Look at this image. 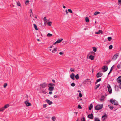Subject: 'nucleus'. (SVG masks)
<instances>
[{
	"mask_svg": "<svg viewBox=\"0 0 121 121\" xmlns=\"http://www.w3.org/2000/svg\"><path fill=\"white\" fill-rule=\"evenodd\" d=\"M79 96L80 97H82V94L81 93H80L79 94Z\"/></svg>",
	"mask_w": 121,
	"mask_h": 121,
	"instance_id": "49530a36",
	"label": "nucleus"
},
{
	"mask_svg": "<svg viewBox=\"0 0 121 121\" xmlns=\"http://www.w3.org/2000/svg\"><path fill=\"white\" fill-rule=\"evenodd\" d=\"M85 20L87 22H88L89 21V18L87 17H86V18L85 19Z\"/></svg>",
	"mask_w": 121,
	"mask_h": 121,
	"instance_id": "a878e982",
	"label": "nucleus"
},
{
	"mask_svg": "<svg viewBox=\"0 0 121 121\" xmlns=\"http://www.w3.org/2000/svg\"><path fill=\"white\" fill-rule=\"evenodd\" d=\"M107 88L108 91L109 92L110 94L112 92V90L111 88L110 85L109 84H108L107 86Z\"/></svg>",
	"mask_w": 121,
	"mask_h": 121,
	"instance_id": "423d86ee",
	"label": "nucleus"
},
{
	"mask_svg": "<svg viewBox=\"0 0 121 121\" xmlns=\"http://www.w3.org/2000/svg\"><path fill=\"white\" fill-rule=\"evenodd\" d=\"M93 107V105L92 104H91L89 107V109L90 110H91Z\"/></svg>",
	"mask_w": 121,
	"mask_h": 121,
	"instance_id": "4be33fe9",
	"label": "nucleus"
},
{
	"mask_svg": "<svg viewBox=\"0 0 121 121\" xmlns=\"http://www.w3.org/2000/svg\"><path fill=\"white\" fill-rule=\"evenodd\" d=\"M42 93L44 94H45L46 93V92L44 91H42Z\"/></svg>",
	"mask_w": 121,
	"mask_h": 121,
	"instance_id": "603ef678",
	"label": "nucleus"
},
{
	"mask_svg": "<svg viewBox=\"0 0 121 121\" xmlns=\"http://www.w3.org/2000/svg\"><path fill=\"white\" fill-rule=\"evenodd\" d=\"M85 119L84 117H83L81 119V121H85Z\"/></svg>",
	"mask_w": 121,
	"mask_h": 121,
	"instance_id": "ea45409f",
	"label": "nucleus"
},
{
	"mask_svg": "<svg viewBox=\"0 0 121 121\" xmlns=\"http://www.w3.org/2000/svg\"><path fill=\"white\" fill-rule=\"evenodd\" d=\"M1 109L2 110V111H3L5 109V108H4V107H3Z\"/></svg>",
	"mask_w": 121,
	"mask_h": 121,
	"instance_id": "864d4df0",
	"label": "nucleus"
},
{
	"mask_svg": "<svg viewBox=\"0 0 121 121\" xmlns=\"http://www.w3.org/2000/svg\"><path fill=\"white\" fill-rule=\"evenodd\" d=\"M74 113H75L76 115H77L78 113V112H74Z\"/></svg>",
	"mask_w": 121,
	"mask_h": 121,
	"instance_id": "338daca9",
	"label": "nucleus"
},
{
	"mask_svg": "<svg viewBox=\"0 0 121 121\" xmlns=\"http://www.w3.org/2000/svg\"><path fill=\"white\" fill-rule=\"evenodd\" d=\"M121 68L120 65L119 64H118L117 66V69H118Z\"/></svg>",
	"mask_w": 121,
	"mask_h": 121,
	"instance_id": "c756f323",
	"label": "nucleus"
},
{
	"mask_svg": "<svg viewBox=\"0 0 121 121\" xmlns=\"http://www.w3.org/2000/svg\"><path fill=\"white\" fill-rule=\"evenodd\" d=\"M65 12H66V14H68V12L67 11V10H66L65 11Z\"/></svg>",
	"mask_w": 121,
	"mask_h": 121,
	"instance_id": "bf43d9fd",
	"label": "nucleus"
},
{
	"mask_svg": "<svg viewBox=\"0 0 121 121\" xmlns=\"http://www.w3.org/2000/svg\"><path fill=\"white\" fill-rule=\"evenodd\" d=\"M119 87L120 89H121V84H120L119 86Z\"/></svg>",
	"mask_w": 121,
	"mask_h": 121,
	"instance_id": "13d9d810",
	"label": "nucleus"
},
{
	"mask_svg": "<svg viewBox=\"0 0 121 121\" xmlns=\"http://www.w3.org/2000/svg\"><path fill=\"white\" fill-rule=\"evenodd\" d=\"M112 71H110V72L108 74V75H109L111 73Z\"/></svg>",
	"mask_w": 121,
	"mask_h": 121,
	"instance_id": "69168bd1",
	"label": "nucleus"
},
{
	"mask_svg": "<svg viewBox=\"0 0 121 121\" xmlns=\"http://www.w3.org/2000/svg\"><path fill=\"white\" fill-rule=\"evenodd\" d=\"M102 69L104 70V71H103L104 72L106 71L108 69V67L106 66H104L103 67Z\"/></svg>",
	"mask_w": 121,
	"mask_h": 121,
	"instance_id": "f8f14e48",
	"label": "nucleus"
},
{
	"mask_svg": "<svg viewBox=\"0 0 121 121\" xmlns=\"http://www.w3.org/2000/svg\"><path fill=\"white\" fill-rule=\"evenodd\" d=\"M68 11L70 13H73V12L72 11V10L71 9H68Z\"/></svg>",
	"mask_w": 121,
	"mask_h": 121,
	"instance_id": "f704fd0d",
	"label": "nucleus"
},
{
	"mask_svg": "<svg viewBox=\"0 0 121 121\" xmlns=\"http://www.w3.org/2000/svg\"><path fill=\"white\" fill-rule=\"evenodd\" d=\"M100 84H98L97 85H96L95 86V89L96 90L100 86Z\"/></svg>",
	"mask_w": 121,
	"mask_h": 121,
	"instance_id": "412c9836",
	"label": "nucleus"
},
{
	"mask_svg": "<svg viewBox=\"0 0 121 121\" xmlns=\"http://www.w3.org/2000/svg\"><path fill=\"white\" fill-rule=\"evenodd\" d=\"M46 105H47L46 104H44L43 105V107L44 108H45L46 107Z\"/></svg>",
	"mask_w": 121,
	"mask_h": 121,
	"instance_id": "680f3d73",
	"label": "nucleus"
},
{
	"mask_svg": "<svg viewBox=\"0 0 121 121\" xmlns=\"http://www.w3.org/2000/svg\"><path fill=\"white\" fill-rule=\"evenodd\" d=\"M110 102L112 104L116 105H118L117 102L115 100L111 99L110 100Z\"/></svg>",
	"mask_w": 121,
	"mask_h": 121,
	"instance_id": "f03ea898",
	"label": "nucleus"
},
{
	"mask_svg": "<svg viewBox=\"0 0 121 121\" xmlns=\"http://www.w3.org/2000/svg\"><path fill=\"white\" fill-rule=\"evenodd\" d=\"M102 74L99 72L97 74L96 76L97 78H99L101 77L102 75Z\"/></svg>",
	"mask_w": 121,
	"mask_h": 121,
	"instance_id": "4468645a",
	"label": "nucleus"
},
{
	"mask_svg": "<svg viewBox=\"0 0 121 121\" xmlns=\"http://www.w3.org/2000/svg\"><path fill=\"white\" fill-rule=\"evenodd\" d=\"M105 98V97L104 96H101V98L100 99V101L102 102L104 101Z\"/></svg>",
	"mask_w": 121,
	"mask_h": 121,
	"instance_id": "a211bd4d",
	"label": "nucleus"
},
{
	"mask_svg": "<svg viewBox=\"0 0 121 121\" xmlns=\"http://www.w3.org/2000/svg\"><path fill=\"white\" fill-rule=\"evenodd\" d=\"M59 54L61 55H62L64 54V53L62 52H60L59 53Z\"/></svg>",
	"mask_w": 121,
	"mask_h": 121,
	"instance_id": "5fc2aeb1",
	"label": "nucleus"
},
{
	"mask_svg": "<svg viewBox=\"0 0 121 121\" xmlns=\"http://www.w3.org/2000/svg\"><path fill=\"white\" fill-rule=\"evenodd\" d=\"M88 117L91 119H93L94 116L93 114L91 113V114L88 115Z\"/></svg>",
	"mask_w": 121,
	"mask_h": 121,
	"instance_id": "1a4fd4ad",
	"label": "nucleus"
},
{
	"mask_svg": "<svg viewBox=\"0 0 121 121\" xmlns=\"http://www.w3.org/2000/svg\"><path fill=\"white\" fill-rule=\"evenodd\" d=\"M43 19L44 21H46V22L47 21V19H46V17H44V18Z\"/></svg>",
	"mask_w": 121,
	"mask_h": 121,
	"instance_id": "3c124183",
	"label": "nucleus"
},
{
	"mask_svg": "<svg viewBox=\"0 0 121 121\" xmlns=\"http://www.w3.org/2000/svg\"><path fill=\"white\" fill-rule=\"evenodd\" d=\"M34 26V27L35 29L37 30H38V29L37 28V27L36 25L35 24H33Z\"/></svg>",
	"mask_w": 121,
	"mask_h": 121,
	"instance_id": "5701e85b",
	"label": "nucleus"
},
{
	"mask_svg": "<svg viewBox=\"0 0 121 121\" xmlns=\"http://www.w3.org/2000/svg\"><path fill=\"white\" fill-rule=\"evenodd\" d=\"M52 119L53 121H54L55 120V117L54 116L52 118Z\"/></svg>",
	"mask_w": 121,
	"mask_h": 121,
	"instance_id": "58836bf2",
	"label": "nucleus"
},
{
	"mask_svg": "<svg viewBox=\"0 0 121 121\" xmlns=\"http://www.w3.org/2000/svg\"><path fill=\"white\" fill-rule=\"evenodd\" d=\"M70 77L73 80L75 79V75L74 73H72L71 74H70Z\"/></svg>",
	"mask_w": 121,
	"mask_h": 121,
	"instance_id": "ddd939ff",
	"label": "nucleus"
},
{
	"mask_svg": "<svg viewBox=\"0 0 121 121\" xmlns=\"http://www.w3.org/2000/svg\"><path fill=\"white\" fill-rule=\"evenodd\" d=\"M54 97L55 98H58L57 96L56 95H54Z\"/></svg>",
	"mask_w": 121,
	"mask_h": 121,
	"instance_id": "6e6d98bb",
	"label": "nucleus"
},
{
	"mask_svg": "<svg viewBox=\"0 0 121 121\" xmlns=\"http://www.w3.org/2000/svg\"><path fill=\"white\" fill-rule=\"evenodd\" d=\"M77 92H81V91L80 90H78Z\"/></svg>",
	"mask_w": 121,
	"mask_h": 121,
	"instance_id": "774afa93",
	"label": "nucleus"
},
{
	"mask_svg": "<svg viewBox=\"0 0 121 121\" xmlns=\"http://www.w3.org/2000/svg\"><path fill=\"white\" fill-rule=\"evenodd\" d=\"M52 23L51 22H48L47 23L48 24V25L49 26H50L51 25V24Z\"/></svg>",
	"mask_w": 121,
	"mask_h": 121,
	"instance_id": "c03bdc74",
	"label": "nucleus"
},
{
	"mask_svg": "<svg viewBox=\"0 0 121 121\" xmlns=\"http://www.w3.org/2000/svg\"><path fill=\"white\" fill-rule=\"evenodd\" d=\"M114 65H113L112 67L111 68L110 70V71H112V70L113 69V67H114Z\"/></svg>",
	"mask_w": 121,
	"mask_h": 121,
	"instance_id": "09e8293b",
	"label": "nucleus"
},
{
	"mask_svg": "<svg viewBox=\"0 0 121 121\" xmlns=\"http://www.w3.org/2000/svg\"><path fill=\"white\" fill-rule=\"evenodd\" d=\"M49 94H51L52 93V91H50L49 93Z\"/></svg>",
	"mask_w": 121,
	"mask_h": 121,
	"instance_id": "e2e57ef3",
	"label": "nucleus"
},
{
	"mask_svg": "<svg viewBox=\"0 0 121 121\" xmlns=\"http://www.w3.org/2000/svg\"><path fill=\"white\" fill-rule=\"evenodd\" d=\"M45 117L48 119H49L50 118L48 116H46Z\"/></svg>",
	"mask_w": 121,
	"mask_h": 121,
	"instance_id": "4d7b16f0",
	"label": "nucleus"
},
{
	"mask_svg": "<svg viewBox=\"0 0 121 121\" xmlns=\"http://www.w3.org/2000/svg\"><path fill=\"white\" fill-rule=\"evenodd\" d=\"M28 3L29 1H28V0H27L25 3V4H26L27 5L28 4Z\"/></svg>",
	"mask_w": 121,
	"mask_h": 121,
	"instance_id": "37998d69",
	"label": "nucleus"
},
{
	"mask_svg": "<svg viewBox=\"0 0 121 121\" xmlns=\"http://www.w3.org/2000/svg\"><path fill=\"white\" fill-rule=\"evenodd\" d=\"M52 84L51 83H50L48 84V86H52Z\"/></svg>",
	"mask_w": 121,
	"mask_h": 121,
	"instance_id": "8fccbe9b",
	"label": "nucleus"
},
{
	"mask_svg": "<svg viewBox=\"0 0 121 121\" xmlns=\"http://www.w3.org/2000/svg\"><path fill=\"white\" fill-rule=\"evenodd\" d=\"M25 104L27 106H31V103H30L28 101H25L24 102Z\"/></svg>",
	"mask_w": 121,
	"mask_h": 121,
	"instance_id": "0eeeda50",
	"label": "nucleus"
},
{
	"mask_svg": "<svg viewBox=\"0 0 121 121\" xmlns=\"http://www.w3.org/2000/svg\"><path fill=\"white\" fill-rule=\"evenodd\" d=\"M17 5L21 6V4L19 2H17Z\"/></svg>",
	"mask_w": 121,
	"mask_h": 121,
	"instance_id": "79ce46f5",
	"label": "nucleus"
},
{
	"mask_svg": "<svg viewBox=\"0 0 121 121\" xmlns=\"http://www.w3.org/2000/svg\"><path fill=\"white\" fill-rule=\"evenodd\" d=\"M75 78L77 80L79 78V75L78 74L76 75L75 76Z\"/></svg>",
	"mask_w": 121,
	"mask_h": 121,
	"instance_id": "393cba45",
	"label": "nucleus"
},
{
	"mask_svg": "<svg viewBox=\"0 0 121 121\" xmlns=\"http://www.w3.org/2000/svg\"><path fill=\"white\" fill-rule=\"evenodd\" d=\"M119 54L118 53H117L115 54L112 58V59L114 60H115L117 58V57L119 56Z\"/></svg>",
	"mask_w": 121,
	"mask_h": 121,
	"instance_id": "39448f33",
	"label": "nucleus"
},
{
	"mask_svg": "<svg viewBox=\"0 0 121 121\" xmlns=\"http://www.w3.org/2000/svg\"><path fill=\"white\" fill-rule=\"evenodd\" d=\"M78 108L79 109H81L82 108V107L80 105H78Z\"/></svg>",
	"mask_w": 121,
	"mask_h": 121,
	"instance_id": "4c0bfd02",
	"label": "nucleus"
},
{
	"mask_svg": "<svg viewBox=\"0 0 121 121\" xmlns=\"http://www.w3.org/2000/svg\"><path fill=\"white\" fill-rule=\"evenodd\" d=\"M100 13L99 12H95L94 13V15H97V14H99Z\"/></svg>",
	"mask_w": 121,
	"mask_h": 121,
	"instance_id": "bb28decb",
	"label": "nucleus"
},
{
	"mask_svg": "<svg viewBox=\"0 0 121 121\" xmlns=\"http://www.w3.org/2000/svg\"><path fill=\"white\" fill-rule=\"evenodd\" d=\"M118 2L121 3V0H118Z\"/></svg>",
	"mask_w": 121,
	"mask_h": 121,
	"instance_id": "0e129e2a",
	"label": "nucleus"
},
{
	"mask_svg": "<svg viewBox=\"0 0 121 121\" xmlns=\"http://www.w3.org/2000/svg\"><path fill=\"white\" fill-rule=\"evenodd\" d=\"M63 39L62 38L61 39H59L57 40L56 42H55L54 43V45L56 44V43H59L62 41L63 40Z\"/></svg>",
	"mask_w": 121,
	"mask_h": 121,
	"instance_id": "6e6552de",
	"label": "nucleus"
},
{
	"mask_svg": "<svg viewBox=\"0 0 121 121\" xmlns=\"http://www.w3.org/2000/svg\"><path fill=\"white\" fill-rule=\"evenodd\" d=\"M107 117V114H104L102 116V118H103L102 120L104 121L105 120L106 118Z\"/></svg>",
	"mask_w": 121,
	"mask_h": 121,
	"instance_id": "9b49d317",
	"label": "nucleus"
},
{
	"mask_svg": "<svg viewBox=\"0 0 121 121\" xmlns=\"http://www.w3.org/2000/svg\"><path fill=\"white\" fill-rule=\"evenodd\" d=\"M47 85V84L45 82L42 84H41L40 85V86L43 88H44L46 87Z\"/></svg>",
	"mask_w": 121,
	"mask_h": 121,
	"instance_id": "20e7f679",
	"label": "nucleus"
},
{
	"mask_svg": "<svg viewBox=\"0 0 121 121\" xmlns=\"http://www.w3.org/2000/svg\"><path fill=\"white\" fill-rule=\"evenodd\" d=\"M89 58L91 60H93L94 59V56L92 55H90L89 57Z\"/></svg>",
	"mask_w": 121,
	"mask_h": 121,
	"instance_id": "6ab92c4d",
	"label": "nucleus"
},
{
	"mask_svg": "<svg viewBox=\"0 0 121 121\" xmlns=\"http://www.w3.org/2000/svg\"><path fill=\"white\" fill-rule=\"evenodd\" d=\"M93 51L95 52H96L97 51V48L96 47H93L92 48Z\"/></svg>",
	"mask_w": 121,
	"mask_h": 121,
	"instance_id": "b1692460",
	"label": "nucleus"
},
{
	"mask_svg": "<svg viewBox=\"0 0 121 121\" xmlns=\"http://www.w3.org/2000/svg\"><path fill=\"white\" fill-rule=\"evenodd\" d=\"M52 82H53V83H55V81L54 80L52 79Z\"/></svg>",
	"mask_w": 121,
	"mask_h": 121,
	"instance_id": "052dcab7",
	"label": "nucleus"
},
{
	"mask_svg": "<svg viewBox=\"0 0 121 121\" xmlns=\"http://www.w3.org/2000/svg\"><path fill=\"white\" fill-rule=\"evenodd\" d=\"M52 36V34H51L48 33L47 35V36L48 37H51Z\"/></svg>",
	"mask_w": 121,
	"mask_h": 121,
	"instance_id": "e433bc0d",
	"label": "nucleus"
},
{
	"mask_svg": "<svg viewBox=\"0 0 121 121\" xmlns=\"http://www.w3.org/2000/svg\"><path fill=\"white\" fill-rule=\"evenodd\" d=\"M100 33H101V34L103 33V32L102 31V30H99L97 32H95V34H99Z\"/></svg>",
	"mask_w": 121,
	"mask_h": 121,
	"instance_id": "f3484780",
	"label": "nucleus"
},
{
	"mask_svg": "<svg viewBox=\"0 0 121 121\" xmlns=\"http://www.w3.org/2000/svg\"><path fill=\"white\" fill-rule=\"evenodd\" d=\"M112 47H113L112 45H111L109 46V49H111L112 48Z\"/></svg>",
	"mask_w": 121,
	"mask_h": 121,
	"instance_id": "2f4dec72",
	"label": "nucleus"
},
{
	"mask_svg": "<svg viewBox=\"0 0 121 121\" xmlns=\"http://www.w3.org/2000/svg\"><path fill=\"white\" fill-rule=\"evenodd\" d=\"M7 84L6 83H5L4 84V85H3L4 87V88H5L6 87V86H7Z\"/></svg>",
	"mask_w": 121,
	"mask_h": 121,
	"instance_id": "c9c22d12",
	"label": "nucleus"
},
{
	"mask_svg": "<svg viewBox=\"0 0 121 121\" xmlns=\"http://www.w3.org/2000/svg\"><path fill=\"white\" fill-rule=\"evenodd\" d=\"M117 82L121 84V76H119L117 79Z\"/></svg>",
	"mask_w": 121,
	"mask_h": 121,
	"instance_id": "9d476101",
	"label": "nucleus"
},
{
	"mask_svg": "<svg viewBox=\"0 0 121 121\" xmlns=\"http://www.w3.org/2000/svg\"><path fill=\"white\" fill-rule=\"evenodd\" d=\"M46 101L48 103L49 105H51L53 103L52 102L50 101L48 99H46Z\"/></svg>",
	"mask_w": 121,
	"mask_h": 121,
	"instance_id": "2eb2a0df",
	"label": "nucleus"
},
{
	"mask_svg": "<svg viewBox=\"0 0 121 121\" xmlns=\"http://www.w3.org/2000/svg\"><path fill=\"white\" fill-rule=\"evenodd\" d=\"M111 60H109L108 61H106V62L107 63V64H109L111 62Z\"/></svg>",
	"mask_w": 121,
	"mask_h": 121,
	"instance_id": "a18cd8bd",
	"label": "nucleus"
},
{
	"mask_svg": "<svg viewBox=\"0 0 121 121\" xmlns=\"http://www.w3.org/2000/svg\"><path fill=\"white\" fill-rule=\"evenodd\" d=\"M9 104H7L6 105H5L4 106V108L5 109L7 108L8 107H9Z\"/></svg>",
	"mask_w": 121,
	"mask_h": 121,
	"instance_id": "cd10ccee",
	"label": "nucleus"
},
{
	"mask_svg": "<svg viewBox=\"0 0 121 121\" xmlns=\"http://www.w3.org/2000/svg\"><path fill=\"white\" fill-rule=\"evenodd\" d=\"M70 70L71 72H73L74 71V69L73 68H70Z\"/></svg>",
	"mask_w": 121,
	"mask_h": 121,
	"instance_id": "a19ab883",
	"label": "nucleus"
},
{
	"mask_svg": "<svg viewBox=\"0 0 121 121\" xmlns=\"http://www.w3.org/2000/svg\"><path fill=\"white\" fill-rule=\"evenodd\" d=\"M101 80V78H100L99 79H97L96 81L95 82V84H97V83L99 82Z\"/></svg>",
	"mask_w": 121,
	"mask_h": 121,
	"instance_id": "c85d7f7f",
	"label": "nucleus"
},
{
	"mask_svg": "<svg viewBox=\"0 0 121 121\" xmlns=\"http://www.w3.org/2000/svg\"><path fill=\"white\" fill-rule=\"evenodd\" d=\"M58 49H59L57 47L55 48L53 50H52V52L53 53L57 54L58 53L57 51Z\"/></svg>",
	"mask_w": 121,
	"mask_h": 121,
	"instance_id": "7ed1b4c3",
	"label": "nucleus"
},
{
	"mask_svg": "<svg viewBox=\"0 0 121 121\" xmlns=\"http://www.w3.org/2000/svg\"><path fill=\"white\" fill-rule=\"evenodd\" d=\"M107 39L109 41H110L112 39L111 37H108Z\"/></svg>",
	"mask_w": 121,
	"mask_h": 121,
	"instance_id": "473e14b6",
	"label": "nucleus"
},
{
	"mask_svg": "<svg viewBox=\"0 0 121 121\" xmlns=\"http://www.w3.org/2000/svg\"><path fill=\"white\" fill-rule=\"evenodd\" d=\"M108 106L109 107V108L111 110H112L113 108L114 107L113 106H111L110 105H108Z\"/></svg>",
	"mask_w": 121,
	"mask_h": 121,
	"instance_id": "7c9ffc66",
	"label": "nucleus"
},
{
	"mask_svg": "<svg viewBox=\"0 0 121 121\" xmlns=\"http://www.w3.org/2000/svg\"><path fill=\"white\" fill-rule=\"evenodd\" d=\"M49 87L48 90L49 91H52L54 89V87L52 86H48Z\"/></svg>",
	"mask_w": 121,
	"mask_h": 121,
	"instance_id": "dca6fc26",
	"label": "nucleus"
},
{
	"mask_svg": "<svg viewBox=\"0 0 121 121\" xmlns=\"http://www.w3.org/2000/svg\"><path fill=\"white\" fill-rule=\"evenodd\" d=\"M90 53H91L92 54H95V52H93V51H91L90 52Z\"/></svg>",
	"mask_w": 121,
	"mask_h": 121,
	"instance_id": "de8ad7c7",
	"label": "nucleus"
},
{
	"mask_svg": "<svg viewBox=\"0 0 121 121\" xmlns=\"http://www.w3.org/2000/svg\"><path fill=\"white\" fill-rule=\"evenodd\" d=\"M103 105L102 104L98 105L95 107V110H99L101 109L103 107Z\"/></svg>",
	"mask_w": 121,
	"mask_h": 121,
	"instance_id": "f257e3e1",
	"label": "nucleus"
},
{
	"mask_svg": "<svg viewBox=\"0 0 121 121\" xmlns=\"http://www.w3.org/2000/svg\"><path fill=\"white\" fill-rule=\"evenodd\" d=\"M95 121H100L99 119V118H98L97 117H95L94 118Z\"/></svg>",
	"mask_w": 121,
	"mask_h": 121,
	"instance_id": "aec40b11",
	"label": "nucleus"
},
{
	"mask_svg": "<svg viewBox=\"0 0 121 121\" xmlns=\"http://www.w3.org/2000/svg\"><path fill=\"white\" fill-rule=\"evenodd\" d=\"M75 84L74 83H72L71 84V86L72 87H74L75 86Z\"/></svg>",
	"mask_w": 121,
	"mask_h": 121,
	"instance_id": "72a5a7b5",
	"label": "nucleus"
}]
</instances>
